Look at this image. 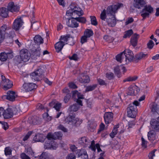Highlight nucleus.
<instances>
[{
	"mask_svg": "<svg viewBox=\"0 0 159 159\" xmlns=\"http://www.w3.org/2000/svg\"><path fill=\"white\" fill-rule=\"evenodd\" d=\"M123 6V4L118 3L108 7L106 10H104L102 11L100 15V18L105 21L106 17V21L108 25L111 27H114L116 23L115 13L118 9Z\"/></svg>",
	"mask_w": 159,
	"mask_h": 159,
	"instance_id": "f257e3e1",
	"label": "nucleus"
},
{
	"mask_svg": "<svg viewBox=\"0 0 159 159\" xmlns=\"http://www.w3.org/2000/svg\"><path fill=\"white\" fill-rule=\"evenodd\" d=\"M116 60L120 62H125V64L131 61L134 58L133 54L132 51L129 49L125 50L116 57Z\"/></svg>",
	"mask_w": 159,
	"mask_h": 159,
	"instance_id": "f03ea898",
	"label": "nucleus"
},
{
	"mask_svg": "<svg viewBox=\"0 0 159 159\" xmlns=\"http://www.w3.org/2000/svg\"><path fill=\"white\" fill-rule=\"evenodd\" d=\"M66 122L70 124L75 125L76 126L80 125L82 122V120L75 118V115L70 114L65 120Z\"/></svg>",
	"mask_w": 159,
	"mask_h": 159,
	"instance_id": "7ed1b4c3",
	"label": "nucleus"
},
{
	"mask_svg": "<svg viewBox=\"0 0 159 159\" xmlns=\"http://www.w3.org/2000/svg\"><path fill=\"white\" fill-rule=\"evenodd\" d=\"M43 72V70L40 68L39 67L30 74V77L32 80L38 81L41 78V76Z\"/></svg>",
	"mask_w": 159,
	"mask_h": 159,
	"instance_id": "20e7f679",
	"label": "nucleus"
},
{
	"mask_svg": "<svg viewBox=\"0 0 159 159\" xmlns=\"http://www.w3.org/2000/svg\"><path fill=\"white\" fill-rule=\"evenodd\" d=\"M153 9L150 5H146L144 7L141 12V16L143 19L148 16L149 14L153 12Z\"/></svg>",
	"mask_w": 159,
	"mask_h": 159,
	"instance_id": "39448f33",
	"label": "nucleus"
},
{
	"mask_svg": "<svg viewBox=\"0 0 159 159\" xmlns=\"http://www.w3.org/2000/svg\"><path fill=\"white\" fill-rule=\"evenodd\" d=\"M20 56L21 61L24 62H26L30 59V55L27 49H23L20 51Z\"/></svg>",
	"mask_w": 159,
	"mask_h": 159,
	"instance_id": "423d86ee",
	"label": "nucleus"
},
{
	"mask_svg": "<svg viewBox=\"0 0 159 159\" xmlns=\"http://www.w3.org/2000/svg\"><path fill=\"white\" fill-rule=\"evenodd\" d=\"M60 42H61L63 43H64V45L69 44L70 45H72L74 44L73 39L70 37L69 35H62L61 36L60 39Z\"/></svg>",
	"mask_w": 159,
	"mask_h": 159,
	"instance_id": "0eeeda50",
	"label": "nucleus"
},
{
	"mask_svg": "<svg viewBox=\"0 0 159 159\" xmlns=\"http://www.w3.org/2000/svg\"><path fill=\"white\" fill-rule=\"evenodd\" d=\"M47 143L45 144L44 147L46 149H50L51 150L56 149L58 147V145L57 143L53 140H49Z\"/></svg>",
	"mask_w": 159,
	"mask_h": 159,
	"instance_id": "6e6552de",
	"label": "nucleus"
},
{
	"mask_svg": "<svg viewBox=\"0 0 159 159\" xmlns=\"http://www.w3.org/2000/svg\"><path fill=\"white\" fill-rule=\"evenodd\" d=\"M7 7L9 11L12 13L17 12L20 9L19 6L13 2H10L9 3Z\"/></svg>",
	"mask_w": 159,
	"mask_h": 159,
	"instance_id": "1a4fd4ad",
	"label": "nucleus"
},
{
	"mask_svg": "<svg viewBox=\"0 0 159 159\" xmlns=\"http://www.w3.org/2000/svg\"><path fill=\"white\" fill-rule=\"evenodd\" d=\"M37 87L36 85L34 83H25L22 86L23 90L26 92L31 91L36 89Z\"/></svg>",
	"mask_w": 159,
	"mask_h": 159,
	"instance_id": "9d476101",
	"label": "nucleus"
},
{
	"mask_svg": "<svg viewBox=\"0 0 159 159\" xmlns=\"http://www.w3.org/2000/svg\"><path fill=\"white\" fill-rule=\"evenodd\" d=\"M24 22L21 17L17 18L15 20L13 25V27L15 30H18L22 27Z\"/></svg>",
	"mask_w": 159,
	"mask_h": 159,
	"instance_id": "9b49d317",
	"label": "nucleus"
},
{
	"mask_svg": "<svg viewBox=\"0 0 159 159\" xmlns=\"http://www.w3.org/2000/svg\"><path fill=\"white\" fill-rule=\"evenodd\" d=\"M62 134L60 132H55L54 134L49 133L47 136V137L49 140L59 139L62 136Z\"/></svg>",
	"mask_w": 159,
	"mask_h": 159,
	"instance_id": "f8f14e48",
	"label": "nucleus"
},
{
	"mask_svg": "<svg viewBox=\"0 0 159 159\" xmlns=\"http://www.w3.org/2000/svg\"><path fill=\"white\" fill-rule=\"evenodd\" d=\"M17 96V95L15 92L9 91L7 92V95H4L3 97L10 101H13L15 100Z\"/></svg>",
	"mask_w": 159,
	"mask_h": 159,
	"instance_id": "ddd939ff",
	"label": "nucleus"
},
{
	"mask_svg": "<svg viewBox=\"0 0 159 159\" xmlns=\"http://www.w3.org/2000/svg\"><path fill=\"white\" fill-rule=\"evenodd\" d=\"M72 97L73 98H75L76 96H77L78 99L76 100V102L79 104V105L82 106V101L80 99H84V96L81 94L80 93H79L77 90H75L72 91Z\"/></svg>",
	"mask_w": 159,
	"mask_h": 159,
	"instance_id": "4468645a",
	"label": "nucleus"
},
{
	"mask_svg": "<svg viewBox=\"0 0 159 159\" xmlns=\"http://www.w3.org/2000/svg\"><path fill=\"white\" fill-rule=\"evenodd\" d=\"M113 114L111 112H108L105 113L104 115V118L105 123L108 124L110 123L113 120Z\"/></svg>",
	"mask_w": 159,
	"mask_h": 159,
	"instance_id": "2eb2a0df",
	"label": "nucleus"
},
{
	"mask_svg": "<svg viewBox=\"0 0 159 159\" xmlns=\"http://www.w3.org/2000/svg\"><path fill=\"white\" fill-rule=\"evenodd\" d=\"M66 24L68 26L73 28H76L79 25L75 17H72L66 21Z\"/></svg>",
	"mask_w": 159,
	"mask_h": 159,
	"instance_id": "dca6fc26",
	"label": "nucleus"
},
{
	"mask_svg": "<svg viewBox=\"0 0 159 159\" xmlns=\"http://www.w3.org/2000/svg\"><path fill=\"white\" fill-rule=\"evenodd\" d=\"M11 58L13 57V52L11 51L9 52H2L0 54V60L1 61H5L7 59V57Z\"/></svg>",
	"mask_w": 159,
	"mask_h": 159,
	"instance_id": "f3484780",
	"label": "nucleus"
},
{
	"mask_svg": "<svg viewBox=\"0 0 159 159\" xmlns=\"http://www.w3.org/2000/svg\"><path fill=\"white\" fill-rule=\"evenodd\" d=\"M46 136L41 133H38L34 137L33 140L35 142H43Z\"/></svg>",
	"mask_w": 159,
	"mask_h": 159,
	"instance_id": "a211bd4d",
	"label": "nucleus"
},
{
	"mask_svg": "<svg viewBox=\"0 0 159 159\" xmlns=\"http://www.w3.org/2000/svg\"><path fill=\"white\" fill-rule=\"evenodd\" d=\"M74 11L73 14H74L75 16V15H77L78 16H82L84 14V12L82 9L77 6L74 3Z\"/></svg>",
	"mask_w": 159,
	"mask_h": 159,
	"instance_id": "6ab92c4d",
	"label": "nucleus"
},
{
	"mask_svg": "<svg viewBox=\"0 0 159 159\" xmlns=\"http://www.w3.org/2000/svg\"><path fill=\"white\" fill-rule=\"evenodd\" d=\"M79 143L84 147H86L90 143L89 140L87 137H83L79 139Z\"/></svg>",
	"mask_w": 159,
	"mask_h": 159,
	"instance_id": "aec40b11",
	"label": "nucleus"
},
{
	"mask_svg": "<svg viewBox=\"0 0 159 159\" xmlns=\"http://www.w3.org/2000/svg\"><path fill=\"white\" fill-rule=\"evenodd\" d=\"M150 124L152 129L159 130V117L157 120L152 119L150 122Z\"/></svg>",
	"mask_w": 159,
	"mask_h": 159,
	"instance_id": "412c9836",
	"label": "nucleus"
},
{
	"mask_svg": "<svg viewBox=\"0 0 159 159\" xmlns=\"http://www.w3.org/2000/svg\"><path fill=\"white\" fill-rule=\"evenodd\" d=\"M76 154L78 157H81L83 159H88V156L86 152L84 149H79L77 151Z\"/></svg>",
	"mask_w": 159,
	"mask_h": 159,
	"instance_id": "4be33fe9",
	"label": "nucleus"
},
{
	"mask_svg": "<svg viewBox=\"0 0 159 159\" xmlns=\"http://www.w3.org/2000/svg\"><path fill=\"white\" fill-rule=\"evenodd\" d=\"M14 112L10 108L4 110L3 116L4 118L8 119L13 116Z\"/></svg>",
	"mask_w": 159,
	"mask_h": 159,
	"instance_id": "5701e85b",
	"label": "nucleus"
},
{
	"mask_svg": "<svg viewBox=\"0 0 159 159\" xmlns=\"http://www.w3.org/2000/svg\"><path fill=\"white\" fill-rule=\"evenodd\" d=\"M145 4V2L143 0H134V6L138 9H140L143 7Z\"/></svg>",
	"mask_w": 159,
	"mask_h": 159,
	"instance_id": "b1692460",
	"label": "nucleus"
},
{
	"mask_svg": "<svg viewBox=\"0 0 159 159\" xmlns=\"http://www.w3.org/2000/svg\"><path fill=\"white\" fill-rule=\"evenodd\" d=\"M89 148L91 149L93 151H96V148L98 152H99L102 151V150L100 148V146L98 143L96 144L95 146V141L94 140H93L91 142V144Z\"/></svg>",
	"mask_w": 159,
	"mask_h": 159,
	"instance_id": "393cba45",
	"label": "nucleus"
},
{
	"mask_svg": "<svg viewBox=\"0 0 159 159\" xmlns=\"http://www.w3.org/2000/svg\"><path fill=\"white\" fill-rule=\"evenodd\" d=\"M74 3H71L68 8V10L66 11V15L67 16H74V14H73L74 12Z\"/></svg>",
	"mask_w": 159,
	"mask_h": 159,
	"instance_id": "a878e982",
	"label": "nucleus"
},
{
	"mask_svg": "<svg viewBox=\"0 0 159 159\" xmlns=\"http://www.w3.org/2000/svg\"><path fill=\"white\" fill-rule=\"evenodd\" d=\"M2 78L3 83H5V84H6L7 82H9V84H8L7 86H7L6 85L4 86V89L5 90H7L11 88L12 86V82L8 79H6L4 76H2Z\"/></svg>",
	"mask_w": 159,
	"mask_h": 159,
	"instance_id": "bb28decb",
	"label": "nucleus"
},
{
	"mask_svg": "<svg viewBox=\"0 0 159 159\" xmlns=\"http://www.w3.org/2000/svg\"><path fill=\"white\" fill-rule=\"evenodd\" d=\"M148 136L149 140L151 141L155 140L157 138L156 133L153 130H150L148 132Z\"/></svg>",
	"mask_w": 159,
	"mask_h": 159,
	"instance_id": "cd10ccee",
	"label": "nucleus"
},
{
	"mask_svg": "<svg viewBox=\"0 0 159 159\" xmlns=\"http://www.w3.org/2000/svg\"><path fill=\"white\" fill-rule=\"evenodd\" d=\"M41 49L39 46H37V47H34L32 50V54L36 56L39 57L41 54Z\"/></svg>",
	"mask_w": 159,
	"mask_h": 159,
	"instance_id": "c85d7f7f",
	"label": "nucleus"
},
{
	"mask_svg": "<svg viewBox=\"0 0 159 159\" xmlns=\"http://www.w3.org/2000/svg\"><path fill=\"white\" fill-rule=\"evenodd\" d=\"M79 80L81 83H87L90 81V80L88 76L81 74L80 77L79 78Z\"/></svg>",
	"mask_w": 159,
	"mask_h": 159,
	"instance_id": "c756f323",
	"label": "nucleus"
},
{
	"mask_svg": "<svg viewBox=\"0 0 159 159\" xmlns=\"http://www.w3.org/2000/svg\"><path fill=\"white\" fill-rule=\"evenodd\" d=\"M140 103L137 101H135L134 102L133 104H131L129 105V107L127 109L132 111H135L137 112V107L136 106H139Z\"/></svg>",
	"mask_w": 159,
	"mask_h": 159,
	"instance_id": "7c9ffc66",
	"label": "nucleus"
},
{
	"mask_svg": "<svg viewBox=\"0 0 159 159\" xmlns=\"http://www.w3.org/2000/svg\"><path fill=\"white\" fill-rule=\"evenodd\" d=\"M9 11L5 7L0 8V16L3 17H7L8 16Z\"/></svg>",
	"mask_w": 159,
	"mask_h": 159,
	"instance_id": "2f4dec72",
	"label": "nucleus"
},
{
	"mask_svg": "<svg viewBox=\"0 0 159 159\" xmlns=\"http://www.w3.org/2000/svg\"><path fill=\"white\" fill-rule=\"evenodd\" d=\"M50 105H52L53 107L57 111H59L61 108V104L56 101H52L50 103Z\"/></svg>",
	"mask_w": 159,
	"mask_h": 159,
	"instance_id": "473e14b6",
	"label": "nucleus"
},
{
	"mask_svg": "<svg viewBox=\"0 0 159 159\" xmlns=\"http://www.w3.org/2000/svg\"><path fill=\"white\" fill-rule=\"evenodd\" d=\"M139 38V36L136 34H134L131 37L130 42L134 47H135L137 45V39Z\"/></svg>",
	"mask_w": 159,
	"mask_h": 159,
	"instance_id": "72a5a7b5",
	"label": "nucleus"
},
{
	"mask_svg": "<svg viewBox=\"0 0 159 159\" xmlns=\"http://www.w3.org/2000/svg\"><path fill=\"white\" fill-rule=\"evenodd\" d=\"M64 45V43H63L59 41L57 42L55 46L56 51L58 52H59L61 50Z\"/></svg>",
	"mask_w": 159,
	"mask_h": 159,
	"instance_id": "f704fd0d",
	"label": "nucleus"
},
{
	"mask_svg": "<svg viewBox=\"0 0 159 159\" xmlns=\"http://www.w3.org/2000/svg\"><path fill=\"white\" fill-rule=\"evenodd\" d=\"M34 42L37 44H40L43 43V39L39 35L35 36L34 39Z\"/></svg>",
	"mask_w": 159,
	"mask_h": 159,
	"instance_id": "c9c22d12",
	"label": "nucleus"
},
{
	"mask_svg": "<svg viewBox=\"0 0 159 159\" xmlns=\"http://www.w3.org/2000/svg\"><path fill=\"white\" fill-rule=\"evenodd\" d=\"M122 69L124 71H125V68L122 66H116L114 68V71L115 74L117 75H118L120 73V70Z\"/></svg>",
	"mask_w": 159,
	"mask_h": 159,
	"instance_id": "e433bc0d",
	"label": "nucleus"
},
{
	"mask_svg": "<svg viewBox=\"0 0 159 159\" xmlns=\"http://www.w3.org/2000/svg\"><path fill=\"white\" fill-rule=\"evenodd\" d=\"M119 127L118 125H117L114 126V127L112 131V132L110 134V137L113 138L117 133V128Z\"/></svg>",
	"mask_w": 159,
	"mask_h": 159,
	"instance_id": "4c0bfd02",
	"label": "nucleus"
},
{
	"mask_svg": "<svg viewBox=\"0 0 159 159\" xmlns=\"http://www.w3.org/2000/svg\"><path fill=\"white\" fill-rule=\"evenodd\" d=\"M135 88V86H130L128 89V94L131 96L134 95V89Z\"/></svg>",
	"mask_w": 159,
	"mask_h": 159,
	"instance_id": "58836bf2",
	"label": "nucleus"
},
{
	"mask_svg": "<svg viewBox=\"0 0 159 159\" xmlns=\"http://www.w3.org/2000/svg\"><path fill=\"white\" fill-rule=\"evenodd\" d=\"M79 108V107L78 105L75 104L70 106L69 109V110L70 111H76L78 110Z\"/></svg>",
	"mask_w": 159,
	"mask_h": 159,
	"instance_id": "ea45409f",
	"label": "nucleus"
},
{
	"mask_svg": "<svg viewBox=\"0 0 159 159\" xmlns=\"http://www.w3.org/2000/svg\"><path fill=\"white\" fill-rule=\"evenodd\" d=\"M136 114V112L135 111H132L127 109V115L129 117L131 118H134Z\"/></svg>",
	"mask_w": 159,
	"mask_h": 159,
	"instance_id": "a19ab883",
	"label": "nucleus"
},
{
	"mask_svg": "<svg viewBox=\"0 0 159 159\" xmlns=\"http://www.w3.org/2000/svg\"><path fill=\"white\" fill-rule=\"evenodd\" d=\"M15 34L13 30L10 29V31L7 32L6 36L9 38H12L15 36Z\"/></svg>",
	"mask_w": 159,
	"mask_h": 159,
	"instance_id": "79ce46f5",
	"label": "nucleus"
},
{
	"mask_svg": "<svg viewBox=\"0 0 159 159\" xmlns=\"http://www.w3.org/2000/svg\"><path fill=\"white\" fill-rule=\"evenodd\" d=\"M12 150L11 147H7L4 149L5 154L6 156L10 155L11 154Z\"/></svg>",
	"mask_w": 159,
	"mask_h": 159,
	"instance_id": "37998d69",
	"label": "nucleus"
},
{
	"mask_svg": "<svg viewBox=\"0 0 159 159\" xmlns=\"http://www.w3.org/2000/svg\"><path fill=\"white\" fill-rule=\"evenodd\" d=\"M51 156L46 152L43 153L40 156V159H50Z\"/></svg>",
	"mask_w": 159,
	"mask_h": 159,
	"instance_id": "c03bdc74",
	"label": "nucleus"
},
{
	"mask_svg": "<svg viewBox=\"0 0 159 159\" xmlns=\"http://www.w3.org/2000/svg\"><path fill=\"white\" fill-rule=\"evenodd\" d=\"M84 35L89 38L93 35V32L91 30L87 29L84 32Z\"/></svg>",
	"mask_w": 159,
	"mask_h": 159,
	"instance_id": "a18cd8bd",
	"label": "nucleus"
},
{
	"mask_svg": "<svg viewBox=\"0 0 159 159\" xmlns=\"http://www.w3.org/2000/svg\"><path fill=\"white\" fill-rule=\"evenodd\" d=\"M1 30H0L1 32V33H3L2 35L4 34V32L6 30H9L10 29V28H9V27H7L6 25H3L1 27Z\"/></svg>",
	"mask_w": 159,
	"mask_h": 159,
	"instance_id": "49530a36",
	"label": "nucleus"
},
{
	"mask_svg": "<svg viewBox=\"0 0 159 159\" xmlns=\"http://www.w3.org/2000/svg\"><path fill=\"white\" fill-rule=\"evenodd\" d=\"M137 78L136 76L129 77L124 80V82L133 81L135 80Z\"/></svg>",
	"mask_w": 159,
	"mask_h": 159,
	"instance_id": "de8ad7c7",
	"label": "nucleus"
},
{
	"mask_svg": "<svg viewBox=\"0 0 159 159\" xmlns=\"http://www.w3.org/2000/svg\"><path fill=\"white\" fill-rule=\"evenodd\" d=\"M133 33V32L132 30H129L125 32L123 37L124 38H129Z\"/></svg>",
	"mask_w": 159,
	"mask_h": 159,
	"instance_id": "09e8293b",
	"label": "nucleus"
},
{
	"mask_svg": "<svg viewBox=\"0 0 159 159\" xmlns=\"http://www.w3.org/2000/svg\"><path fill=\"white\" fill-rule=\"evenodd\" d=\"M96 84H93L92 85L87 86L86 88L85 92L91 91L94 90L96 87Z\"/></svg>",
	"mask_w": 159,
	"mask_h": 159,
	"instance_id": "8fccbe9b",
	"label": "nucleus"
},
{
	"mask_svg": "<svg viewBox=\"0 0 159 159\" xmlns=\"http://www.w3.org/2000/svg\"><path fill=\"white\" fill-rule=\"evenodd\" d=\"M90 17L92 24L95 26L98 23L96 17L94 16H90Z\"/></svg>",
	"mask_w": 159,
	"mask_h": 159,
	"instance_id": "3c124183",
	"label": "nucleus"
},
{
	"mask_svg": "<svg viewBox=\"0 0 159 159\" xmlns=\"http://www.w3.org/2000/svg\"><path fill=\"white\" fill-rule=\"evenodd\" d=\"M75 19H76L77 21H78L79 22L82 23H84L86 22V20L85 17H75Z\"/></svg>",
	"mask_w": 159,
	"mask_h": 159,
	"instance_id": "603ef678",
	"label": "nucleus"
},
{
	"mask_svg": "<svg viewBox=\"0 0 159 159\" xmlns=\"http://www.w3.org/2000/svg\"><path fill=\"white\" fill-rule=\"evenodd\" d=\"M69 59L70 60H73L75 61H77L79 59L77 54H73L72 56H70L69 57Z\"/></svg>",
	"mask_w": 159,
	"mask_h": 159,
	"instance_id": "864d4df0",
	"label": "nucleus"
},
{
	"mask_svg": "<svg viewBox=\"0 0 159 159\" xmlns=\"http://www.w3.org/2000/svg\"><path fill=\"white\" fill-rule=\"evenodd\" d=\"M147 56V54H145L143 53H140L136 56V58L138 59H141L142 58H145Z\"/></svg>",
	"mask_w": 159,
	"mask_h": 159,
	"instance_id": "5fc2aeb1",
	"label": "nucleus"
},
{
	"mask_svg": "<svg viewBox=\"0 0 159 159\" xmlns=\"http://www.w3.org/2000/svg\"><path fill=\"white\" fill-rule=\"evenodd\" d=\"M154 45V43L152 40H149L147 43V46L149 49H152Z\"/></svg>",
	"mask_w": 159,
	"mask_h": 159,
	"instance_id": "6e6d98bb",
	"label": "nucleus"
},
{
	"mask_svg": "<svg viewBox=\"0 0 159 159\" xmlns=\"http://www.w3.org/2000/svg\"><path fill=\"white\" fill-rule=\"evenodd\" d=\"M33 131H30L28 132L27 134L24 137L23 140L25 141L27 140L30 136L32 134Z\"/></svg>",
	"mask_w": 159,
	"mask_h": 159,
	"instance_id": "4d7b16f0",
	"label": "nucleus"
},
{
	"mask_svg": "<svg viewBox=\"0 0 159 159\" xmlns=\"http://www.w3.org/2000/svg\"><path fill=\"white\" fill-rule=\"evenodd\" d=\"M25 152L29 155L34 156V152L30 147L27 148V149L26 150Z\"/></svg>",
	"mask_w": 159,
	"mask_h": 159,
	"instance_id": "13d9d810",
	"label": "nucleus"
},
{
	"mask_svg": "<svg viewBox=\"0 0 159 159\" xmlns=\"http://www.w3.org/2000/svg\"><path fill=\"white\" fill-rule=\"evenodd\" d=\"M142 140V145L144 148H146L147 146V141H146L143 138H141Z\"/></svg>",
	"mask_w": 159,
	"mask_h": 159,
	"instance_id": "bf43d9fd",
	"label": "nucleus"
},
{
	"mask_svg": "<svg viewBox=\"0 0 159 159\" xmlns=\"http://www.w3.org/2000/svg\"><path fill=\"white\" fill-rule=\"evenodd\" d=\"M59 4L63 7H64L66 5V2L65 1V0H56Z\"/></svg>",
	"mask_w": 159,
	"mask_h": 159,
	"instance_id": "052dcab7",
	"label": "nucleus"
},
{
	"mask_svg": "<svg viewBox=\"0 0 159 159\" xmlns=\"http://www.w3.org/2000/svg\"><path fill=\"white\" fill-rule=\"evenodd\" d=\"M156 151L155 150H154L149 154L148 157L149 159H153V157L155 156V152Z\"/></svg>",
	"mask_w": 159,
	"mask_h": 159,
	"instance_id": "680f3d73",
	"label": "nucleus"
},
{
	"mask_svg": "<svg viewBox=\"0 0 159 159\" xmlns=\"http://www.w3.org/2000/svg\"><path fill=\"white\" fill-rule=\"evenodd\" d=\"M106 77L109 80L112 79L114 77V74L111 72L107 73L106 74Z\"/></svg>",
	"mask_w": 159,
	"mask_h": 159,
	"instance_id": "e2e57ef3",
	"label": "nucleus"
},
{
	"mask_svg": "<svg viewBox=\"0 0 159 159\" xmlns=\"http://www.w3.org/2000/svg\"><path fill=\"white\" fill-rule=\"evenodd\" d=\"M58 129L61 130L65 132L67 131V129L62 125H60L58 127Z\"/></svg>",
	"mask_w": 159,
	"mask_h": 159,
	"instance_id": "0e129e2a",
	"label": "nucleus"
},
{
	"mask_svg": "<svg viewBox=\"0 0 159 159\" xmlns=\"http://www.w3.org/2000/svg\"><path fill=\"white\" fill-rule=\"evenodd\" d=\"M71 97V96L69 94H67L64 98V102L65 103L67 102Z\"/></svg>",
	"mask_w": 159,
	"mask_h": 159,
	"instance_id": "69168bd1",
	"label": "nucleus"
},
{
	"mask_svg": "<svg viewBox=\"0 0 159 159\" xmlns=\"http://www.w3.org/2000/svg\"><path fill=\"white\" fill-rule=\"evenodd\" d=\"M20 156L22 159H30L29 157L24 153H21Z\"/></svg>",
	"mask_w": 159,
	"mask_h": 159,
	"instance_id": "338daca9",
	"label": "nucleus"
},
{
	"mask_svg": "<svg viewBox=\"0 0 159 159\" xmlns=\"http://www.w3.org/2000/svg\"><path fill=\"white\" fill-rule=\"evenodd\" d=\"M66 159H75V157L74 153L69 154L66 157Z\"/></svg>",
	"mask_w": 159,
	"mask_h": 159,
	"instance_id": "774afa93",
	"label": "nucleus"
}]
</instances>
